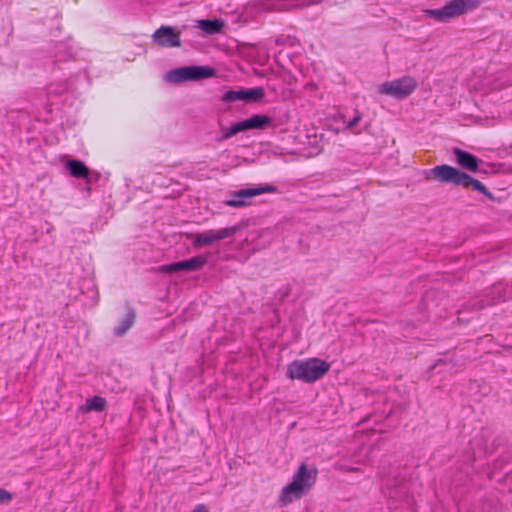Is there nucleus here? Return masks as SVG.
<instances>
[{
	"instance_id": "obj_1",
	"label": "nucleus",
	"mask_w": 512,
	"mask_h": 512,
	"mask_svg": "<svg viewBox=\"0 0 512 512\" xmlns=\"http://www.w3.org/2000/svg\"><path fill=\"white\" fill-rule=\"evenodd\" d=\"M317 469H308L306 464H301L294 473L292 481L285 485L279 494L280 507H286L306 494L316 482Z\"/></svg>"
},
{
	"instance_id": "obj_2",
	"label": "nucleus",
	"mask_w": 512,
	"mask_h": 512,
	"mask_svg": "<svg viewBox=\"0 0 512 512\" xmlns=\"http://www.w3.org/2000/svg\"><path fill=\"white\" fill-rule=\"evenodd\" d=\"M330 369V364L318 358L295 360L287 367L286 375L291 380L312 383L323 377Z\"/></svg>"
},
{
	"instance_id": "obj_3",
	"label": "nucleus",
	"mask_w": 512,
	"mask_h": 512,
	"mask_svg": "<svg viewBox=\"0 0 512 512\" xmlns=\"http://www.w3.org/2000/svg\"><path fill=\"white\" fill-rule=\"evenodd\" d=\"M429 174L441 183H450L464 188L472 187L474 190L491 197L486 187L477 179L449 165H439L430 169Z\"/></svg>"
},
{
	"instance_id": "obj_4",
	"label": "nucleus",
	"mask_w": 512,
	"mask_h": 512,
	"mask_svg": "<svg viewBox=\"0 0 512 512\" xmlns=\"http://www.w3.org/2000/svg\"><path fill=\"white\" fill-rule=\"evenodd\" d=\"M484 0H452L440 9L425 10V15L438 21H447L478 7Z\"/></svg>"
},
{
	"instance_id": "obj_5",
	"label": "nucleus",
	"mask_w": 512,
	"mask_h": 512,
	"mask_svg": "<svg viewBox=\"0 0 512 512\" xmlns=\"http://www.w3.org/2000/svg\"><path fill=\"white\" fill-rule=\"evenodd\" d=\"M417 86V80L412 76L406 75L380 84L377 91L381 95L389 96L396 100H404L416 90Z\"/></svg>"
},
{
	"instance_id": "obj_6",
	"label": "nucleus",
	"mask_w": 512,
	"mask_h": 512,
	"mask_svg": "<svg viewBox=\"0 0 512 512\" xmlns=\"http://www.w3.org/2000/svg\"><path fill=\"white\" fill-rule=\"evenodd\" d=\"M215 75V70L207 66H185L170 70L165 75L169 83H181L185 81H196Z\"/></svg>"
},
{
	"instance_id": "obj_7",
	"label": "nucleus",
	"mask_w": 512,
	"mask_h": 512,
	"mask_svg": "<svg viewBox=\"0 0 512 512\" xmlns=\"http://www.w3.org/2000/svg\"><path fill=\"white\" fill-rule=\"evenodd\" d=\"M276 190L277 188L271 184H262L253 188L240 189L231 192L229 198L225 200L224 203L229 207L241 208L249 205L252 198L264 193H273Z\"/></svg>"
},
{
	"instance_id": "obj_8",
	"label": "nucleus",
	"mask_w": 512,
	"mask_h": 512,
	"mask_svg": "<svg viewBox=\"0 0 512 512\" xmlns=\"http://www.w3.org/2000/svg\"><path fill=\"white\" fill-rule=\"evenodd\" d=\"M271 123V118L266 115L256 114L252 117L232 124L230 127L224 128L222 138L228 139L240 132L251 129H264Z\"/></svg>"
},
{
	"instance_id": "obj_9",
	"label": "nucleus",
	"mask_w": 512,
	"mask_h": 512,
	"mask_svg": "<svg viewBox=\"0 0 512 512\" xmlns=\"http://www.w3.org/2000/svg\"><path fill=\"white\" fill-rule=\"evenodd\" d=\"M236 232L235 228H222L219 230H207L191 235L192 244L195 248L210 245L214 242L226 239Z\"/></svg>"
},
{
	"instance_id": "obj_10",
	"label": "nucleus",
	"mask_w": 512,
	"mask_h": 512,
	"mask_svg": "<svg viewBox=\"0 0 512 512\" xmlns=\"http://www.w3.org/2000/svg\"><path fill=\"white\" fill-rule=\"evenodd\" d=\"M152 41L161 47H179L181 45L180 32L171 26H161L153 33Z\"/></svg>"
},
{
	"instance_id": "obj_11",
	"label": "nucleus",
	"mask_w": 512,
	"mask_h": 512,
	"mask_svg": "<svg viewBox=\"0 0 512 512\" xmlns=\"http://www.w3.org/2000/svg\"><path fill=\"white\" fill-rule=\"evenodd\" d=\"M265 95V90L262 87H255L250 89L229 90L222 96L224 102L235 101H251L256 102L261 100Z\"/></svg>"
},
{
	"instance_id": "obj_12",
	"label": "nucleus",
	"mask_w": 512,
	"mask_h": 512,
	"mask_svg": "<svg viewBox=\"0 0 512 512\" xmlns=\"http://www.w3.org/2000/svg\"><path fill=\"white\" fill-rule=\"evenodd\" d=\"M207 263L206 256H196L188 260L179 261L160 267V271L165 273H174L178 271H197Z\"/></svg>"
},
{
	"instance_id": "obj_13",
	"label": "nucleus",
	"mask_w": 512,
	"mask_h": 512,
	"mask_svg": "<svg viewBox=\"0 0 512 512\" xmlns=\"http://www.w3.org/2000/svg\"><path fill=\"white\" fill-rule=\"evenodd\" d=\"M457 163L463 168L471 172L478 170L479 160L472 154L456 148L454 150Z\"/></svg>"
},
{
	"instance_id": "obj_14",
	"label": "nucleus",
	"mask_w": 512,
	"mask_h": 512,
	"mask_svg": "<svg viewBox=\"0 0 512 512\" xmlns=\"http://www.w3.org/2000/svg\"><path fill=\"white\" fill-rule=\"evenodd\" d=\"M66 169L69 171V173L76 178H83L87 180V183L90 182L89 176L90 172L89 169L84 165L83 162L78 160H68L66 162Z\"/></svg>"
},
{
	"instance_id": "obj_15",
	"label": "nucleus",
	"mask_w": 512,
	"mask_h": 512,
	"mask_svg": "<svg viewBox=\"0 0 512 512\" xmlns=\"http://www.w3.org/2000/svg\"><path fill=\"white\" fill-rule=\"evenodd\" d=\"M224 26V21L219 19L198 20L196 22V27L201 29L207 35L220 33Z\"/></svg>"
},
{
	"instance_id": "obj_16",
	"label": "nucleus",
	"mask_w": 512,
	"mask_h": 512,
	"mask_svg": "<svg viewBox=\"0 0 512 512\" xmlns=\"http://www.w3.org/2000/svg\"><path fill=\"white\" fill-rule=\"evenodd\" d=\"M491 436V433L488 429H485L481 432V439H477V438H474L472 440V446L474 447V453H478V454H481V453H488V452H491L493 450V448H491L489 445H488V438H490Z\"/></svg>"
},
{
	"instance_id": "obj_17",
	"label": "nucleus",
	"mask_w": 512,
	"mask_h": 512,
	"mask_svg": "<svg viewBox=\"0 0 512 512\" xmlns=\"http://www.w3.org/2000/svg\"><path fill=\"white\" fill-rule=\"evenodd\" d=\"M106 406V400L100 396H94L86 400L85 406H81L79 411L90 412V411H103Z\"/></svg>"
},
{
	"instance_id": "obj_18",
	"label": "nucleus",
	"mask_w": 512,
	"mask_h": 512,
	"mask_svg": "<svg viewBox=\"0 0 512 512\" xmlns=\"http://www.w3.org/2000/svg\"><path fill=\"white\" fill-rule=\"evenodd\" d=\"M135 313L130 311L125 317L119 322L114 329V334L117 336H123L134 324Z\"/></svg>"
},
{
	"instance_id": "obj_19",
	"label": "nucleus",
	"mask_w": 512,
	"mask_h": 512,
	"mask_svg": "<svg viewBox=\"0 0 512 512\" xmlns=\"http://www.w3.org/2000/svg\"><path fill=\"white\" fill-rule=\"evenodd\" d=\"M361 119L362 114L358 110H356L354 117L346 124L347 129L353 131L355 134H359L360 131H355V127L360 122Z\"/></svg>"
},
{
	"instance_id": "obj_20",
	"label": "nucleus",
	"mask_w": 512,
	"mask_h": 512,
	"mask_svg": "<svg viewBox=\"0 0 512 512\" xmlns=\"http://www.w3.org/2000/svg\"><path fill=\"white\" fill-rule=\"evenodd\" d=\"M502 292H503V287L502 285H495L492 290L490 291L491 294L493 295H497L498 298L497 300L496 299H492L490 302H488L487 304H494L496 303L498 300H502V299H505V297L502 295Z\"/></svg>"
},
{
	"instance_id": "obj_21",
	"label": "nucleus",
	"mask_w": 512,
	"mask_h": 512,
	"mask_svg": "<svg viewBox=\"0 0 512 512\" xmlns=\"http://www.w3.org/2000/svg\"><path fill=\"white\" fill-rule=\"evenodd\" d=\"M11 500L12 494L3 488H0V504L9 503Z\"/></svg>"
},
{
	"instance_id": "obj_22",
	"label": "nucleus",
	"mask_w": 512,
	"mask_h": 512,
	"mask_svg": "<svg viewBox=\"0 0 512 512\" xmlns=\"http://www.w3.org/2000/svg\"><path fill=\"white\" fill-rule=\"evenodd\" d=\"M322 0H304L303 2H295L294 4H292V6H299V7H303V6H308L310 4H314V3H318V2H321Z\"/></svg>"
},
{
	"instance_id": "obj_23",
	"label": "nucleus",
	"mask_w": 512,
	"mask_h": 512,
	"mask_svg": "<svg viewBox=\"0 0 512 512\" xmlns=\"http://www.w3.org/2000/svg\"><path fill=\"white\" fill-rule=\"evenodd\" d=\"M192 512H207V509L204 505H197Z\"/></svg>"
},
{
	"instance_id": "obj_24",
	"label": "nucleus",
	"mask_w": 512,
	"mask_h": 512,
	"mask_svg": "<svg viewBox=\"0 0 512 512\" xmlns=\"http://www.w3.org/2000/svg\"><path fill=\"white\" fill-rule=\"evenodd\" d=\"M503 86H504V83H502V82L501 83H495V84L492 85L491 90H497V89L502 88Z\"/></svg>"
},
{
	"instance_id": "obj_25",
	"label": "nucleus",
	"mask_w": 512,
	"mask_h": 512,
	"mask_svg": "<svg viewBox=\"0 0 512 512\" xmlns=\"http://www.w3.org/2000/svg\"><path fill=\"white\" fill-rule=\"evenodd\" d=\"M444 363H445V360H444V359H439V360L435 363V365L433 366V368L437 367V366H438V365H440V364H444Z\"/></svg>"
}]
</instances>
